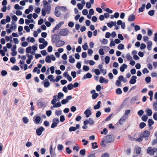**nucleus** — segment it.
Here are the masks:
<instances>
[{
	"label": "nucleus",
	"instance_id": "16",
	"mask_svg": "<svg viewBox=\"0 0 157 157\" xmlns=\"http://www.w3.org/2000/svg\"><path fill=\"white\" fill-rule=\"evenodd\" d=\"M44 8H43L44 9L48 12H47L48 13H49V11L51 10V6L49 4L47 6H44Z\"/></svg>",
	"mask_w": 157,
	"mask_h": 157
},
{
	"label": "nucleus",
	"instance_id": "2",
	"mask_svg": "<svg viewBox=\"0 0 157 157\" xmlns=\"http://www.w3.org/2000/svg\"><path fill=\"white\" fill-rule=\"evenodd\" d=\"M52 122L53 123L51 125V127L52 128H54L57 126L59 121L58 118H55L53 119Z\"/></svg>",
	"mask_w": 157,
	"mask_h": 157
},
{
	"label": "nucleus",
	"instance_id": "34",
	"mask_svg": "<svg viewBox=\"0 0 157 157\" xmlns=\"http://www.w3.org/2000/svg\"><path fill=\"white\" fill-rule=\"evenodd\" d=\"M147 114L148 116H151L152 114V112L151 110L150 109H147Z\"/></svg>",
	"mask_w": 157,
	"mask_h": 157
},
{
	"label": "nucleus",
	"instance_id": "10",
	"mask_svg": "<svg viewBox=\"0 0 157 157\" xmlns=\"http://www.w3.org/2000/svg\"><path fill=\"white\" fill-rule=\"evenodd\" d=\"M90 108H88L84 112V114L86 115V117H88L91 114V112L90 110Z\"/></svg>",
	"mask_w": 157,
	"mask_h": 157
},
{
	"label": "nucleus",
	"instance_id": "36",
	"mask_svg": "<svg viewBox=\"0 0 157 157\" xmlns=\"http://www.w3.org/2000/svg\"><path fill=\"white\" fill-rule=\"evenodd\" d=\"M44 85L45 87H48L50 85V82L48 81H46L44 82Z\"/></svg>",
	"mask_w": 157,
	"mask_h": 157
},
{
	"label": "nucleus",
	"instance_id": "58",
	"mask_svg": "<svg viewBox=\"0 0 157 157\" xmlns=\"http://www.w3.org/2000/svg\"><path fill=\"white\" fill-rule=\"evenodd\" d=\"M143 137L141 135L139 137V138L138 139H136L135 140L136 141H138L139 142H141L143 140Z\"/></svg>",
	"mask_w": 157,
	"mask_h": 157
},
{
	"label": "nucleus",
	"instance_id": "39",
	"mask_svg": "<svg viewBox=\"0 0 157 157\" xmlns=\"http://www.w3.org/2000/svg\"><path fill=\"white\" fill-rule=\"evenodd\" d=\"M82 48L84 50H86L88 48L87 43H85L84 44L82 45Z\"/></svg>",
	"mask_w": 157,
	"mask_h": 157
},
{
	"label": "nucleus",
	"instance_id": "46",
	"mask_svg": "<svg viewBox=\"0 0 157 157\" xmlns=\"http://www.w3.org/2000/svg\"><path fill=\"white\" fill-rule=\"evenodd\" d=\"M62 78L61 76H57L56 79H55V82H58L60 79Z\"/></svg>",
	"mask_w": 157,
	"mask_h": 157
},
{
	"label": "nucleus",
	"instance_id": "15",
	"mask_svg": "<svg viewBox=\"0 0 157 157\" xmlns=\"http://www.w3.org/2000/svg\"><path fill=\"white\" fill-rule=\"evenodd\" d=\"M135 18V17L134 14H132L130 15L128 17V21H133Z\"/></svg>",
	"mask_w": 157,
	"mask_h": 157
},
{
	"label": "nucleus",
	"instance_id": "47",
	"mask_svg": "<svg viewBox=\"0 0 157 157\" xmlns=\"http://www.w3.org/2000/svg\"><path fill=\"white\" fill-rule=\"evenodd\" d=\"M73 87V85L72 83L69 84L67 86V89L69 90H71Z\"/></svg>",
	"mask_w": 157,
	"mask_h": 157
},
{
	"label": "nucleus",
	"instance_id": "53",
	"mask_svg": "<svg viewBox=\"0 0 157 157\" xmlns=\"http://www.w3.org/2000/svg\"><path fill=\"white\" fill-rule=\"evenodd\" d=\"M59 8L62 11H65L67 10V8L65 6H61Z\"/></svg>",
	"mask_w": 157,
	"mask_h": 157
},
{
	"label": "nucleus",
	"instance_id": "50",
	"mask_svg": "<svg viewBox=\"0 0 157 157\" xmlns=\"http://www.w3.org/2000/svg\"><path fill=\"white\" fill-rule=\"evenodd\" d=\"M62 113V111L61 110L57 111L56 110V111L55 114L56 115H57L58 116H59Z\"/></svg>",
	"mask_w": 157,
	"mask_h": 157
},
{
	"label": "nucleus",
	"instance_id": "57",
	"mask_svg": "<svg viewBox=\"0 0 157 157\" xmlns=\"http://www.w3.org/2000/svg\"><path fill=\"white\" fill-rule=\"evenodd\" d=\"M145 81L147 83H149L151 81V78L150 77H147L145 78Z\"/></svg>",
	"mask_w": 157,
	"mask_h": 157
},
{
	"label": "nucleus",
	"instance_id": "29",
	"mask_svg": "<svg viewBox=\"0 0 157 157\" xmlns=\"http://www.w3.org/2000/svg\"><path fill=\"white\" fill-rule=\"evenodd\" d=\"M136 153L137 154H139L140 153L141 148L140 147H137L135 148Z\"/></svg>",
	"mask_w": 157,
	"mask_h": 157
},
{
	"label": "nucleus",
	"instance_id": "24",
	"mask_svg": "<svg viewBox=\"0 0 157 157\" xmlns=\"http://www.w3.org/2000/svg\"><path fill=\"white\" fill-rule=\"evenodd\" d=\"M69 61L71 63H74L75 62V59L74 58L72 57L71 55L69 56Z\"/></svg>",
	"mask_w": 157,
	"mask_h": 157
},
{
	"label": "nucleus",
	"instance_id": "35",
	"mask_svg": "<svg viewBox=\"0 0 157 157\" xmlns=\"http://www.w3.org/2000/svg\"><path fill=\"white\" fill-rule=\"evenodd\" d=\"M138 97L137 96L134 97L131 100V103L135 102L137 100Z\"/></svg>",
	"mask_w": 157,
	"mask_h": 157
},
{
	"label": "nucleus",
	"instance_id": "21",
	"mask_svg": "<svg viewBox=\"0 0 157 157\" xmlns=\"http://www.w3.org/2000/svg\"><path fill=\"white\" fill-rule=\"evenodd\" d=\"M64 96L63 94L61 92L59 93L58 94L57 96V101L59 100L61 97H63Z\"/></svg>",
	"mask_w": 157,
	"mask_h": 157
},
{
	"label": "nucleus",
	"instance_id": "23",
	"mask_svg": "<svg viewBox=\"0 0 157 157\" xmlns=\"http://www.w3.org/2000/svg\"><path fill=\"white\" fill-rule=\"evenodd\" d=\"M10 29H14L15 30L17 28V25L14 23L12 22V24L10 27Z\"/></svg>",
	"mask_w": 157,
	"mask_h": 157
},
{
	"label": "nucleus",
	"instance_id": "60",
	"mask_svg": "<svg viewBox=\"0 0 157 157\" xmlns=\"http://www.w3.org/2000/svg\"><path fill=\"white\" fill-rule=\"evenodd\" d=\"M12 70L18 71L19 70V68L16 65H14L13 67V68L12 69Z\"/></svg>",
	"mask_w": 157,
	"mask_h": 157
},
{
	"label": "nucleus",
	"instance_id": "59",
	"mask_svg": "<svg viewBox=\"0 0 157 157\" xmlns=\"http://www.w3.org/2000/svg\"><path fill=\"white\" fill-rule=\"evenodd\" d=\"M40 52L41 54L43 56H45L48 54L47 52L45 50L41 51Z\"/></svg>",
	"mask_w": 157,
	"mask_h": 157
},
{
	"label": "nucleus",
	"instance_id": "3",
	"mask_svg": "<svg viewBox=\"0 0 157 157\" xmlns=\"http://www.w3.org/2000/svg\"><path fill=\"white\" fill-rule=\"evenodd\" d=\"M52 42H57L60 39V36L56 34H55L52 36Z\"/></svg>",
	"mask_w": 157,
	"mask_h": 157
},
{
	"label": "nucleus",
	"instance_id": "11",
	"mask_svg": "<svg viewBox=\"0 0 157 157\" xmlns=\"http://www.w3.org/2000/svg\"><path fill=\"white\" fill-rule=\"evenodd\" d=\"M56 45L57 47H60L65 44V42L63 40H59L56 42Z\"/></svg>",
	"mask_w": 157,
	"mask_h": 157
},
{
	"label": "nucleus",
	"instance_id": "8",
	"mask_svg": "<svg viewBox=\"0 0 157 157\" xmlns=\"http://www.w3.org/2000/svg\"><path fill=\"white\" fill-rule=\"evenodd\" d=\"M57 101V95H55L53 96V99L51 101V104L52 105H53V106H52L51 107V109H53L54 108H56V107L54 106L55 104L56 103V101Z\"/></svg>",
	"mask_w": 157,
	"mask_h": 157
},
{
	"label": "nucleus",
	"instance_id": "49",
	"mask_svg": "<svg viewBox=\"0 0 157 157\" xmlns=\"http://www.w3.org/2000/svg\"><path fill=\"white\" fill-rule=\"evenodd\" d=\"M88 121L89 122V124L91 125L93 124L94 123V121L91 118H89Z\"/></svg>",
	"mask_w": 157,
	"mask_h": 157
},
{
	"label": "nucleus",
	"instance_id": "25",
	"mask_svg": "<svg viewBox=\"0 0 157 157\" xmlns=\"http://www.w3.org/2000/svg\"><path fill=\"white\" fill-rule=\"evenodd\" d=\"M45 61L48 63H51V59L50 56H47L45 59Z\"/></svg>",
	"mask_w": 157,
	"mask_h": 157
},
{
	"label": "nucleus",
	"instance_id": "20",
	"mask_svg": "<svg viewBox=\"0 0 157 157\" xmlns=\"http://www.w3.org/2000/svg\"><path fill=\"white\" fill-rule=\"evenodd\" d=\"M145 6V4H143L141 6V7L139 9V12H143L144 11Z\"/></svg>",
	"mask_w": 157,
	"mask_h": 157
},
{
	"label": "nucleus",
	"instance_id": "18",
	"mask_svg": "<svg viewBox=\"0 0 157 157\" xmlns=\"http://www.w3.org/2000/svg\"><path fill=\"white\" fill-rule=\"evenodd\" d=\"M101 101H98V102L97 104L96 105H94V109H99L100 107V106H101Z\"/></svg>",
	"mask_w": 157,
	"mask_h": 157
},
{
	"label": "nucleus",
	"instance_id": "64",
	"mask_svg": "<svg viewBox=\"0 0 157 157\" xmlns=\"http://www.w3.org/2000/svg\"><path fill=\"white\" fill-rule=\"evenodd\" d=\"M65 120L64 116L63 115L61 116L60 117V121L63 122Z\"/></svg>",
	"mask_w": 157,
	"mask_h": 157
},
{
	"label": "nucleus",
	"instance_id": "56",
	"mask_svg": "<svg viewBox=\"0 0 157 157\" xmlns=\"http://www.w3.org/2000/svg\"><path fill=\"white\" fill-rule=\"evenodd\" d=\"M61 104L60 101H58L56 104H55V106L56 107V108H58L61 106Z\"/></svg>",
	"mask_w": 157,
	"mask_h": 157
},
{
	"label": "nucleus",
	"instance_id": "4",
	"mask_svg": "<svg viewBox=\"0 0 157 157\" xmlns=\"http://www.w3.org/2000/svg\"><path fill=\"white\" fill-rule=\"evenodd\" d=\"M114 139L112 136L111 135H107L106 136L105 142L106 143L112 142L113 141Z\"/></svg>",
	"mask_w": 157,
	"mask_h": 157
},
{
	"label": "nucleus",
	"instance_id": "40",
	"mask_svg": "<svg viewBox=\"0 0 157 157\" xmlns=\"http://www.w3.org/2000/svg\"><path fill=\"white\" fill-rule=\"evenodd\" d=\"M97 143L96 142L93 143L92 144V146L93 149H95L96 148H97L98 147V146L97 145Z\"/></svg>",
	"mask_w": 157,
	"mask_h": 157
},
{
	"label": "nucleus",
	"instance_id": "17",
	"mask_svg": "<svg viewBox=\"0 0 157 157\" xmlns=\"http://www.w3.org/2000/svg\"><path fill=\"white\" fill-rule=\"evenodd\" d=\"M92 75L90 73H87L86 75H84L82 79H85L86 78H90L92 77Z\"/></svg>",
	"mask_w": 157,
	"mask_h": 157
},
{
	"label": "nucleus",
	"instance_id": "51",
	"mask_svg": "<svg viewBox=\"0 0 157 157\" xmlns=\"http://www.w3.org/2000/svg\"><path fill=\"white\" fill-rule=\"evenodd\" d=\"M99 53L101 55H103L105 54V52L103 49L101 48L99 50Z\"/></svg>",
	"mask_w": 157,
	"mask_h": 157
},
{
	"label": "nucleus",
	"instance_id": "22",
	"mask_svg": "<svg viewBox=\"0 0 157 157\" xmlns=\"http://www.w3.org/2000/svg\"><path fill=\"white\" fill-rule=\"evenodd\" d=\"M148 123L149 127H151V126L154 123V122L151 119H149L148 121Z\"/></svg>",
	"mask_w": 157,
	"mask_h": 157
},
{
	"label": "nucleus",
	"instance_id": "32",
	"mask_svg": "<svg viewBox=\"0 0 157 157\" xmlns=\"http://www.w3.org/2000/svg\"><path fill=\"white\" fill-rule=\"evenodd\" d=\"M146 125V124L144 122H142L140 123L139 126L140 128L142 129L144 128L145 126Z\"/></svg>",
	"mask_w": 157,
	"mask_h": 157
},
{
	"label": "nucleus",
	"instance_id": "19",
	"mask_svg": "<svg viewBox=\"0 0 157 157\" xmlns=\"http://www.w3.org/2000/svg\"><path fill=\"white\" fill-rule=\"evenodd\" d=\"M35 119L34 120V121L36 123L38 124L40 122L41 120L40 117L37 116L35 117Z\"/></svg>",
	"mask_w": 157,
	"mask_h": 157
},
{
	"label": "nucleus",
	"instance_id": "28",
	"mask_svg": "<svg viewBox=\"0 0 157 157\" xmlns=\"http://www.w3.org/2000/svg\"><path fill=\"white\" fill-rule=\"evenodd\" d=\"M48 78L51 81L55 82V79H53L54 77L52 75H48Z\"/></svg>",
	"mask_w": 157,
	"mask_h": 157
},
{
	"label": "nucleus",
	"instance_id": "6",
	"mask_svg": "<svg viewBox=\"0 0 157 157\" xmlns=\"http://www.w3.org/2000/svg\"><path fill=\"white\" fill-rule=\"evenodd\" d=\"M68 30L67 29H61L60 31L59 34L61 36H65L68 34Z\"/></svg>",
	"mask_w": 157,
	"mask_h": 157
},
{
	"label": "nucleus",
	"instance_id": "52",
	"mask_svg": "<svg viewBox=\"0 0 157 157\" xmlns=\"http://www.w3.org/2000/svg\"><path fill=\"white\" fill-rule=\"evenodd\" d=\"M147 35L150 36H151L152 34V32L151 30L149 29H147Z\"/></svg>",
	"mask_w": 157,
	"mask_h": 157
},
{
	"label": "nucleus",
	"instance_id": "41",
	"mask_svg": "<svg viewBox=\"0 0 157 157\" xmlns=\"http://www.w3.org/2000/svg\"><path fill=\"white\" fill-rule=\"evenodd\" d=\"M99 95L98 93H96L93 94L92 96V98L93 99H96L98 96Z\"/></svg>",
	"mask_w": 157,
	"mask_h": 157
},
{
	"label": "nucleus",
	"instance_id": "43",
	"mask_svg": "<svg viewBox=\"0 0 157 157\" xmlns=\"http://www.w3.org/2000/svg\"><path fill=\"white\" fill-rule=\"evenodd\" d=\"M155 13V11L154 10H151L149 11L148 12V14L151 16H153Z\"/></svg>",
	"mask_w": 157,
	"mask_h": 157
},
{
	"label": "nucleus",
	"instance_id": "37",
	"mask_svg": "<svg viewBox=\"0 0 157 157\" xmlns=\"http://www.w3.org/2000/svg\"><path fill=\"white\" fill-rule=\"evenodd\" d=\"M124 45L122 44H120L118 46V48L119 50H123L124 49Z\"/></svg>",
	"mask_w": 157,
	"mask_h": 157
},
{
	"label": "nucleus",
	"instance_id": "54",
	"mask_svg": "<svg viewBox=\"0 0 157 157\" xmlns=\"http://www.w3.org/2000/svg\"><path fill=\"white\" fill-rule=\"evenodd\" d=\"M63 145L61 144H59L58 146V149L59 151H61L63 149Z\"/></svg>",
	"mask_w": 157,
	"mask_h": 157
},
{
	"label": "nucleus",
	"instance_id": "38",
	"mask_svg": "<svg viewBox=\"0 0 157 157\" xmlns=\"http://www.w3.org/2000/svg\"><path fill=\"white\" fill-rule=\"evenodd\" d=\"M37 105L39 108H41L43 107L44 105L42 102H39L37 103Z\"/></svg>",
	"mask_w": 157,
	"mask_h": 157
},
{
	"label": "nucleus",
	"instance_id": "14",
	"mask_svg": "<svg viewBox=\"0 0 157 157\" xmlns=\"http://www.w3.org/2000/svg\"><path fill=\"white\" fill-rule=\"evenodd\" d=\"M127 66L126 64L124 63L122 66L120 67V70L121 72H124V69L127 68Z\"/></svg>",
	"mask_w": 157,
	"mask_h": 157
},
{
	"label": "nucleus",
	"instance_id": "33",
	"mask_svg": "<svg viewBox=\"0 0 157 157\" xmlns=\"http://www.w3.org/2000/svg\"><path fill=\"white\" fill-rule=\"evenodd\" d=\"M110 60V57L109 56H106L105 58V62L106 64L109 63Z\"/></svg>",
	"mask_w": 157,
	"mask_h": 157
},
{
	"label": "nucleus",
	"instance_id": "30",
	"mask_svg": "<svg viewBox=\"0 0 157 157\" xmlns=\"http://www.w3.org/2000/svg\"><path fill=\"white\" fill-rule=\"evenodd\" d=\"M116 92L117 94H121L122 93V91L120 88H118L116 89Z\"/></svg>",
	"mask_w": 157,
	"mask_h": 157
},
{
	"label": "nucleus",
	"instance_id": "42",
	"mask_svg": "<svg viewBox=\"0 0 157 157\" xmlns=\"http://www.w3.org/2000/svg\"><path fill=\"white\" fill-rule=\"evenodd\" d=\"M80 154L82 156H84L85 155L86 151L85 149L81 150L80 151Z\"/></svg>",
	"mask_w": 157,
	"mask_h": 157
},
{
	"label": "nucleus",
	"instance_id": "27",
	"mask_svg": "<svg viewBox=\"0 0 157 157\" xmlns=\"http://www.w3.org/2000/svg\"><path fill=\"white\" fill-rule=\"evenodd\" d=\"M14 8L16 10H21L23 8V7L20 6L18 4H16L15 5Z\"/></svg>",
	"mask_w": 157,
	"mask_h": 157
},
{
	"label": "nucleus",
	"instance_id": "5",
	"mask_svg": "<svg viewBox=\"0 0 157 157\" xmlns=\"http://www.w3.org/2000/svg\"><path fill=\"white\" fill-rule=\"evenodd\" d=\"M150 134V132L147 130L145 131L143 134L141 135L144 138H145V140H147L148 139V137L149 136Z\"/></svg>",
	"mask_w": 157,
	"mask_h": 157
},
{
	"label": "nucleus",
	"instance_id": "61",
	"mask_svg": "<svg viewBox=\"0 0 157 157\" xmlns=\"http://www.w3.org/2000/svg\"><path fill=\"white\" fill-rule=\"evenodd\" d=\"M83 69L84 71H87L89 70V68L88 66L85 65L83 66Z\"/></svg>",
	"mask_w": 157,
	"mask_h": 157
},
{
	"label": "nucleus",
	"instance_id": "13",
	"mask_svg": "<svg viewBox=\"0 0 157 157\" xmlns=\"http://www.w3.org/2000/svg\"><path fill=\"white\" fill-rule=\"evenodd\" d=\"M127 118V117L124 115L119 120V123L120 124H122V123L125 121V120Z\"/></svg>",
	"mask_w": 157,
	"mask_h": 157
},
{
	"label": "nucleus",
	"instance_id": "31",
	"mask_svg": "<svg viewBox=\"0 0 157 157\" xmlns=\"http://www.w3.org/2000/svg\"><path fill=\"white\" fill-rule=\"evenodd\" d=\"M126 57L127 59L129 61L132 60V57L130 56L129 53H128L126 55Z\"/></svg>",
	"mask_w": 157,
	"mask_h": 157
},
{
	"label": "nucleus",
	"instance_id": "12",
	"mask_svg": "<svg viewBox=\"0 0 157 157\" xmlns=\"http://www.w3.org/2000/svg\"><path fill=\"white\" fill-rule=\"evenodd\" d=\"M147 49L149 51L151 50V46L152 44V42L151 41L148 40L147 42Z\"/></svg>",
	"mask_w": 157,
	"mask_h": 157
},
{
	"label": "nucleus",
	"instance_id": "7",
	"mask_svg": "<svg viewBox=\"0 0 157 157\" xmlns=\"http://www.w3.org/2000/svg\"><path fill=\"white\" fill-rule=\"evenodd\" d=\"M44 130V128L42 127L38 128L36 129V134L39 136H40L42 133V132Z\"/></svg>",
	"mask_w": 157,
	"mask_h": 157
},
{
	"label": "nucleus",
	"instance_id": "48",
	"mask_svg": "<svg viewBox=\"0 0 157 157\" xmlns=\"http://www.w3.org/2000/svg\"><path fill=\"white\" fill-rule=\"evenodd\" d=\"M18 52L20 54H23L24 52V49L23 48H20L18 49Z\"/></svg>",
	"mask_w": 157,
	"mask_h": 157
},
{
	"label": "nucleus",
	"instance_id": "44",
	"mask_svg": "<svg viewBox=\"0 0 157 157\" xmlns=\"http://www.w3.org/2000/svg\"><path fill=\"white\" fill-rule=\"evenodd\" d=\"M23 121L25 124H27L29 122V119L27 117H24L23 118Z\"/></svg>",
	"mask_w": 157,
	"mask_h": 157
},
{
	"label": "nucleus",
	"instance_id": "55",
	"mask_svg": "<svg viewBox=\"0 0 157 157\" xmlns=\"http://www.w3.org/2000/svg\"><path fill=\"white\" fill-rule=\"evenodd\" d=\"M32 50V48L31 46H29L26 49V52L27 53H29L31 52V51Z\"/></svg>",
	"mask_w": 157,
	"mask_h": 157
},
{
	"label": "nucleus",
	"instance_id": "1",
	"mask_svg": "<svg viewBox=\"0 0 157 157\" xmlns=\"http://www.w3.org/2000/svg\"><path fill=\"white\" fill-rule=\"evenodd\" d=\"M156 151V149L155 148H152V147H149L147 150V153L149 154L153 155Z\"/></svg>",
	"mask_w": 157,
	"mask_h": 157
},
{
	"label": "nucleus",
	"instance_id": "63",
	"mask_svg": "<svg viewBox=\"0 0 157 157\" xmlns=\"http://www.w3.org/2000/svg\"><path fill=\"white\" fill-rule=\"evenodd\" d=\"M7 72L5 70H2L1 72V75L2 76H5L7 74Z\"/></svg>",
	"mask_w": 157,
	"mask_h": 157
},
{
	"label": "nucleus",
	"instance_id": "62",
	"mask_svg": "<svg viewBox=\"0 0 157 157\" xmlns=\"http://www.w3.org/2000/svg\"><path fill=\"white\" fill-rule=\"evenodd\" d=\"M74 22L70 21L68 23V25L69 27H70L71 28H72V27H73V26H74Z\"/></svg>",
	"mask_w": 157,
	"mask_h": 157
},
{
	"label": "nucleus",
	"instance_id": "45",
	"mask_svg": "<svg viewBox=\"0 0 157 157\" xmlns=\"http://www.w3.org/2000/svg\"><path fill=\"white\" fill-rule=\"evenodd\" d=\"M147 117L145 115H144L142 117V120L144 121H147Z\"/></svg>",
	"mask_w": 157,
	"mask_h": 157
},
{
	"label": "nucleus",
	"instance_id": "9",
	"mask_svg": "<svg viewBox=\"0 0 157 157\" xmlns=\"http://www.w3.org/2000/svg\"><path fill=\"white\" fill-rule=\"evenodd\" d=\"M137 78V77L136 76H132V77L130 81H129V83L131 84H135L136 82V79Z\"/></svg>",
	"mask_w": 157,
	"mask_h": 157
},
{
	"label": "nucleus",
	"instance_id": "26",
	"mask_svg": "<svg viewBox=\"0 0 157 157\" xmlns=\"http://www.w3.org/2000/svg\"><path fill=\"white\" fill-rule=\"evenodd\" d=\"M57 7L55 8V15L57 17H59L60 15V13L57 10Z\"/></svg>",
	"mask_w": 157,
	"mask_h": 157
}]
</instances>
